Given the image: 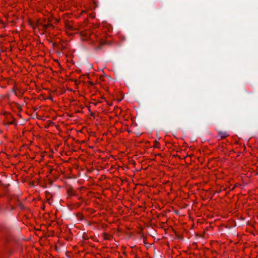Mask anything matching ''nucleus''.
<instances>
[{"mask_svg": "<svg viewBox=\"0 0 258 258\" xmlns=\"http://www.w3.org/2000/svg\"><path fill=\"white\" fill-rule=\"evenodd\" d=\"M41 26L43 27V28L45 29H47L49 27H52L53 28V26L52 24L50 23H47V24H43L42 23H40L39 24Z\"/></svg>", "mask_w": 258, "mask_h": 258, "instance_id": "nucleus-1", "label": "nucleus"}, {"mask_svg": "<svg viewBox=\"0 0 258 258\" xmlns=\"http://www.w3.org/2000/svg\"><path fill=\"white\" fill-rule=\"evenodd\" d=\"M13 92L15 93V94L16 95H17V96L18 95L17 93L15 92V90H13Z\"/></svg>", "mask_w": 258, "mask_h": 258, "instance_id": "nucleus-6", "label": "nucleus"}, {"mask_svg": "<svg viewBox=\"0 0 258 258\" xmlns=\"http://www.w3.org/2000/svg\"><path fill=\"white\" fill-rule=\"evenodd\" d=\"M66 27H67L68 29L70 30L72 29V27L69 24H66Z\"/></svg>", "mask_w": 258, "mask_h": 258, "instance_id": "nucleus-4", "label": "nucleus"}, {"mask_svg": "<svg viewBox=\"0 0 258 258\" xmlns=\"http://www.w3.org/2000/svg\"><path fill=\"white\" fill-rule=\"evenodd\" d=\"M155 144H156L155 146H156V147H157V145H159V143L156 141L155 142Z\"/></svg>", "mask_w": 258, "mask_h": 258, "instance_id": "nucleus-5", "label": "nucleus"}, {"mask_svg": "<svg viewBox=\"0 0 258 258\" xmlns=\"http://www.w3.org/2000/svg\"><path fill=\"white\" fill-rule=\"evenodd\" d=\"M13 122H12H12H10L9 123V124H13Z\"/></svg>", "mask_w": 258, "mask_h": 258, "instance_id": "nucleus-8", "label": "nucleus"}, {"mask_svg": "<svg viewBox=\"0 0 258 258\" xmlns=\"http://www.w3.org/2000/svg\"><path fill=\"white\" fill-rule=\"evenodd\" d=\"M218 135L221 137V139H224L226 137L228 136V135L226 132L219 131Z\"/></svg>", "mask_w": 258, "mask_h": 258, "instance_id": "nucleus-2", "label": "nucleus"}, {"mask_svg": "<svg viewBox=\"0 0 258 258\" xmlns=\"http://www.w3.org/2000/svg\"><path fill=\"white\" fill-rule=\"evenodd\" d=\"M103 44H100L99 46H97L95 47V50L96 51H98V50H100L101 49V46L103 45Z\"/></svg>", "mask_w": 258, "mask_h": 258, "instance_id": "nucleus-3", "label": "nucleus"}, {"mask_svg": "<svg viewBox=\"0 0 258 258\" xmlns=\"http://www.w3.org/2000/svg\"><path fill=\"white\" fill-rule=\"evenodd\" d=\"M48 202H49V204H50V205H51V201H50V199H48Z\"/></svg>", "mask_w": 258, "mask_h": 258, "instance_id": "nucleus-7", "label": "nucleus"}]
</instances>
